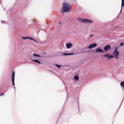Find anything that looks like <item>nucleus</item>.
<instances>
[{
  "mask_svg": "<svg viewBox=\"0 0 124 124\" xmlns=\"http://www.w3.org/2000/svg\"><path fill=\"white\" fill-rule=\"evenodd\" d=\"M66 48L67 49H69L72 47V44L70 43H67L66 44Z\"/></svg>",
  "mask_w": 124,
  "mask_h": 124,
  "instance_id": "obj_8",
  "label": "nucleus"
},
{
  "mask_svg": "<svg viewBox=\"0 0 124 124\" xmlns=\"http://www.w3.org/2000/svg\"><path fill=\"white\" fill-rule=\"evenodd\" d=\"M78 82H79V77H78Z\"/></svg>",
  "mask_w": 124,
  "mask_h": 124,
  "instance_id": "obj_26",
  "label": "nucleus"
},
{
  "mask_svg": "<svg viewBox=\"0 0 124 124\" xmlns=\"http://www.w3.org/2000/svg\"><path fill=\"white\" fill-rule=\"evenodd\" d=\"M118 47H116L115 48L113 54L114 56L119 55V51H118Z\"/></svg>",
  "mask_w": 124,
  "mask_h": 124,
  "instance_id": "obj_3",
  "label": "nucleus"
},
{
  "mask_svg": "<svg viewBox=\"0 0 124 124\" xmlns=\"http://www.w3.org/2000/svg\"><path fill=\"white\" fill-rule=\"evenodd\" d=\"M124 45L123 42L120 43V46H122Z\"/></svg>",
  "mask_w": 124,
  "mask_h": 124,
  "instance_id": "obj_20",
  "label": "nucleus"
},
{
  "mask_svg": "<svg viewBox=\"0 0 124 124\" xmlns=\"http://www.w3.org/2000/svg\"><path fill=\"white\" fill-rule=\"evenodd\" d=\"M78 21L84 23H93L92 21L87 18H78Z\"/></svg>",
  "mask_w": 124,
  "mask_h": 124,
  "instance_id": "obj_2",
  "label": "nucleus"
},
{
  "mask_svg": "<svg viewBox=\"0 0 124 124\" xmlns=\"http://www.w3.org/2000/svg\"><path fill=\"white\" fill-rule=\"evenodd\" d=\"M123 7H124V2L123 3H122L121 4V9H122V8Z\"/></svg>",
  "mask_w": 124,
  "mask_h": 124,
  "instance_id": "obj_19",
  "label": "nucleus"
},
{
  "mask_svg": "<svg viewBox=\"0 0 124 124\" xmlns=\"http://www.w3.org/2000/svg\"><path fill=\"white\" fill-rule=\"evenodd\" d=\"M4 94L3 93L1 95H3Z\"/></svg>",
  "mask_w": 124,
  "mask_h": 124,
  "instance_id": "obj_29",
  "label": "nucleus"
},
{
  "mask_svg": "<svg viewBox=\"0 0 124 124\" xmlns=\"http://www.w3.org/2000/svg\"><path fill=\"white\" fill-rule=\"evenodd\" d=\"M74 78L75 80H78V76H75L74 77Z\"/></svg>",
  "mask_w": 124,
  "mask_h": 124,
  "instance_id": "obj_18",
  "label": "nucleus"
},
{
  "mask_svg": "<svg viewBox=\"0 0 124 124\" xmlns=\"http://www.w3.org/2000/svg\"><path fill=\"white\" fill-rule=\"evenodd\" d=\"M124 2V0H122V3Z\"/></svg>",
  "mask_w": 124,
  "mask_h": 124,
  "instance_id": "obj_24",
  "label": "nucleus"
},
{
  "mask_svg": "<svg viewBox=\"0 0 124 124\" xmlns=\"http://www.w3.org/2000/svg\"><path fill=\"white\" fill-rule=\"evenodd\" d=\"M124 97L123 98V99H122V103H121V104H122V102H123V99H124Z\"/></svg>",
  "mask_w": 124,
  "mask_h": 124,
  "instance_id": "obj_25",
  "label": "nucleus"
},
{
  "mask_svg": "<svg viewBox=\"0 0 124 124\" xmlns=\"http://www.w3.org/2000/svg\"><path fill=\"white\" fill-rule=\"evenodd\" d=\"M79 11H79V9H78V12H79Z\"/></svg>",
  "mask_w": 124,
  "mask_h": 124,
  "instance_id": "obj_28",
  "label": "nucleus"
},
{
  "mask_svg": "<svg viewBox=\"0 0 124 124\" xmlns=\"http://www.w3.org/2000/svg\"><path fill=\"white\" fill-rule=\"evenodd\" d=\"M22 39H28V37H22Z\"/></svg>",
  "mask_w": 124,
  "mask_h": 124,
  "instance_id": "obj_14",
  "label": "nucleus"
},
{
  "mask_svg": "<svg viewBox=\"0 0 124 124\" xmlns=\"http://www.w3.org/2000/svg\"><path fill=\"white\" fill-rule=\"evenodd\" d=\"M111 46L109 45H107L104 46L103 49L104 51H107L108 50H110L111 48Z\"/></svg>",
  "mask_w": 124,
  "mask_h": 124,
  "instance_id": "obj_5",
  "label": "nucleus"
},
{
  "mask_svg": "<svg viewBox=\"0 0 124 124\" xmlns=\"http://www.w3.org/2000/svg\"><path fill=\"white\" fill-rule=\"evenodd\" d=\"M28 39H31V40H32L33 41H34L35 42H37V41L36 40H34V39L32 38L31 37H28Z\"/></svg>",
  "mask_w": 124,
  "mask_h": 124,
  "instance_id": "obj_13",
  "label": "nucleus"
},
{
  "mask_svg": "<svg viewBox=\"0 0 124 124\" xmlns=\"http://www.w3.org/2000/svg\"><path fill=\"white\" fill-rule=\"evenodd\" d=\"M15 75V72L14 71H13L12 75V79L13 85H14L15 84L14 83V77Z\"/></svg>",
  "mask_w": 124,
  "mask_h": 124,
  "instance_id": "obj_6",
  "label": "nucleus"
},
{
  "mask_svg": "<svg viewBox=\"0 0 124 124\" xmlns=\"http://www.w3.org/2000/svg\"><path fill=\"white\" fill-rule=\"evenodd\" d=\"M78 108L79 109V107H78Z\"/></svg>",
  "mask_w": 124,
  "mask_h": 124,
  "instance_id": "obj_31",
  "label": "nucleus"
},
{
  "mask_svg": "<svg viewBox=\"0 0 124 124\" xmlns=\"http://www.w3.org/2000/svg\"><path fill=\"white\" fill-rule=\"evenodd\" d=\"M120 85L121 87H123V90L124 91V81H122L120 82Z\"/></svg>",
  "mask_w": 124,
  "mask_h": 124,
  "instance_id": "obj_9",
  "label": "nucleus"
},
{
  "mask_svg": "<svg viewBox=\"0 0 124 124\" xmlns=\"http://www.w3.org/2000/svg\"><path fill=\"white\" fill-rule=\"evenodd\" d=\"M33 55L35 56H38V57H40V56L39 55H38V54H33Z\"/></svg>",
  "mask_w": 124,
  "mask_h": 124,
  "instance_id": "obj_16",
  "label": "nucleus"
},
{
  "mask_svg": "<svg viewBox=\"0 0 124 124\" xmlns=\"http://www.w3.org/2000/svg\"><path fill=\"white\" fill-rule=\"evenodd\" d=\"M96 52L97 53H101L104 52V51L100 47H98L96 48Z\"/></svg>",
  "mask_w": 124,
  "mask_h": 124,
  "instance_id": "obj_7",
  "label": "nucleus"
},
{
  "mask_svg": "<svg viewBox=\"0 0 124 124\" xmlns=\"http://www.w3.org/2000/svg\"><path fill=\"white\" fill-rule=\"evenodd\" d=\"M59 23L60 24H61V23L60 22H59Z\"/></svg>",
  "mask_w": 124,
  "mask_h": 124,
  "instance_id": "obj_27",
  "label": "nucleus"
},
{
  "mask_svg": "<svg viewBox=\"0 0 124 124\" xmlns=\"http://www.w3.org/2000/svg\"><path fill=\"white\" fill-rule=\"evenodd\" d=\"M97 46V44L95 43H93L89 45L87 48V49H91L94 48Z\"/></svg>",
  "mask_w": 124,
  "mask_h": 124,
  "instance_id": "obj_4",
  "label": "nucleus"
},
{
  "mask_svg": "<svg viewBox=\"0 0 124 124\" xmlns=\"http://www.w3.org/2000/svg\"><path fill=\"white\" fill-rule=\"evenodd\" d=\"M123 43L124 44V42H123Z\"/></svg>",
  "mask_w": 124,
  "mask_h": 124,
  "instance_id": "obj_30",
  "label": "nucleus"
},
{
  "mask_svg": "<svg viewBox=\"0 0 124 124\" xmlns=\"http://www.w3.org/2000/svg\"><path fill=\"white\" fill-rule=\"evenodd\" d=\"M121 11H122V9H121L120 11V12L119 13V14H118V15H117V16H116V17L118 18L119 17V15H120V14Z\"/></svg>",
  "mask_w": 124,
  "mask_h": 124,
  "instance_id": "obj_15",
  "label": "nucleus"
},
{
  "mask_svg": "<svg viewBox=\"0 0 124 124\" xmlns=\"http://www.w3.org/2000/svg\"><path fill=\"white\" fill-rule=\"evenodd\" d=\"M114 56L112 54H109L107 58V59L110 60L111 58H113Z\"/></svg>",
  "mask_w": 124,
  "mask_h": 124,
  "instance_id": "obj_10",
  "label": "nucleus"
},
{
  "mask_svg": "<svg viewBox=\"0 0 124 124\" xmlns=\"http://www.w3.org/2000/svg\"><path fill=\"white\" fill-rule=\"evenodd\" d=\"M34 62H35L36 63H38L39 64H40L41 62L39 61L35 60H32Z\"/></svg>",
  "mask_w": 124,
  "mask_h": 124,
  "instance_id": "obj_12",
  "label": "nucleus"
},
{
  "mask_svg": "<svg viewBox=\"0 0 124 124\" xmlns=\"http://www.w3.org/2000/svg\"><path fill=\"white\" fill-rule=\"evenodd\" d=\"M94 36V35L93 34H92V35H90L89 36V37H91Z\"/></svg>",
  "mask_w": 124,
  "mask_h": 124,
  "instance_id": "obj_23",
  "label": "nucleus"
},
{
  "mask_svg": "<svg viewBox=\"0 0 124 124\" xmlns=\"http://www.w3.org/2000/svg\"><path fill=\"white\" fill-rule=\"evenodd\" d=\"M56 66L58 68H59L61 67V66L60 65H56Z\"/></svg>",
  "mask_w": 124,
  "mask_h": 124,
  "instance_id": "obj_21",
  "label": "nucleus"
},
{
  "mask_svg": "<svg viewBox=\"0 0 124 124\" xmlns=\"http://www.w3.org/2000/svg\"><path fill=\"white\" fill-rule=\"evenodd\" d=\"M71 8V5L67 3H64L63 4L62 12H68Z\"/></svg>",
  "mask_w": 124,
  "mask_h": 124,
  "instance_id": "obj_1",
  "label": "nucleus"
},
{
  "mask_svg": "<svg viewBox=\"0 0 124 124\" xmlns=\"http://www.w3.org/2000/svg\"><path fill=\"white\" fill-rule=\"evenodd\" d=\"M109 54V53H107L104 55V57H108V56Z\"/></svg>",
  "mask_w": 124,
  "mask_h": 124,
  "instance_id": "obj_17",
  "label": "nucleus"
},
{
  "mask_svg": "<svg viewBox=\"0 0 124 124\" xmlns=\"http://www.w3.org/2000/svg\"><path fill=\"white\" fill-rule=\"evenodd\" d=\"M118 55H115V56H114V57H115L116 58V59H118Z\"/></svg>",
  "mask_w": 124,
  "mask_h": 124,
  "instance_id": "obj_22",
  "label": "nucleus"
},
{
  "mask_svg": "<svg viewBox=\"0 0 124 124\" xmlns=\"http://www.w3.org/2000/svg\"><path fill=\"white\" fill-rule=\"evenodd\" d=\"M74 54L73 53H63L62 55H72L73 54Z\"/></svg>",
  "mask_w": 124,
  "mask_h": 124,
  "instance_id": "obj_11",
  "label": "nucleus"
}]
</instances>
